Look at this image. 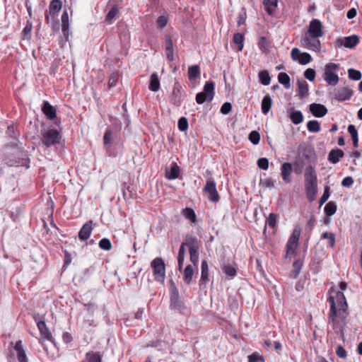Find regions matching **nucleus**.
<instances>
[{"instance_id": "52", "label": "nucleus", "mask_w": 362, "mask_h": 362, "mask_svg": "<svg viewBox=\"0 0 362 362\" xmlns=\"http://www.w3.org/2000/svg\"><path fill=\"white\" fill-rule=\"evenodd\" d=\"M277 214L271 213L266 219V225L274 228L276 225Z\"/></svg>"}, {"instance_id": "56", "label": "nucleus", "mask_w": 362, "mask_h": 362, "mask_svg": "<svg viewBox=\"0 0 362 362\" xmlns=\"http://www.w3.org/2000/svg\"><path fill=\"white\" fill-rule=\"evenodd\" d=\"M248 362H264V358L263 356L255 352L248 356Z\"/></svg>"}, {"instance_id": "6", "label": "nucleus", "mask_w": 362, "mask_h": 362, "mask_svg": "<svg viewBox=\"0 0 362 362\" xmlns=\"http://www.w3.org/2000/svg\"><path fill=\"white\" fill-rule=\"evenodd\" d=\"M62 135L60 132L55 129H50L42 132V143L46 147L59 144L61 141Z\"/></svg>"}, {"instance_id": "55", "label": "nucleus", "mask_w": 362, "mask_h": 362, "mask_svg": "<svg viewBox=\"0 0 362 362\" xmlns=\"http://www.w3.org/2000/svg\"><path fill=\"white\" fill-rule=\"evenodd\" d=\"M119 79V74L117 72L112 73L108 80V87L109 88H112L115 87Z\"/></svg>"}, {"instance_id": "21", "label": "nucleus", "mask_w": 362, "mask_h": 362, "mask_svg": "<svg viewBox=\"0 0 362 362\" xmlns=\"http://www.w3.org/2000/svg\"><path fill=\"white\" fill-rule=\"evenodd\" d=\"M180 173V170L179 166L176 163H173L170 168H165V175L168 180H172L177 179L179 177Z\"/></svg>"}, {"instance_id": "28", "label": "nucleus", "mask_w": 362, "mask_h": 362, "mask_svg": "<svg viewBox=\"0 0 362 362\" xmlns=\"http://www.w3.org/2000/svg\"><path fill=\"white\" fill-rule=\"evenodd\" d=\"M122 190L124 200L127 201L134 197L135 194L133 193V189L128 183L123 182L122 184Z\"/></svg>"}, {"instance_id": "61", "label": "nucleus", "mask_w": 362, "mask_h": 362, "mask_svg": "<svg viewBox=\"0 0 362 362\" xmlns=\"http://www.w3.org/2000/svg\"><path fill=\"white\" fill-rule=\"evenodd\" d=\"M168 19L165 16H160L156 21L157 26L159 28H163L168 24Z\"/></svg>"}, {"instance_id": "8", "label": "nucleus", "mask_w": 362, "mask_h": 362, "mask_svg": "<svg viewBox=\"0 0 362 362\" xmlns=\"http://www.w3.org/2000/svg\"><path fill=\"white\" fill-rule=\"evenodd\" d=\"M320 37H313L305 34L301 38V45L306 49L319 52L321 50V42L318 39Z\"/></svg>"}, {"instance_id": "44", "label": "nucleus", "mask_w": 362, "mask_h": 362, "mask_svg": "<svg viewBox=\"0 0 362 362\" xmlns=\"http://www.w3.org/2000/svg\"><path fill=\"white\" fill-rule=\"evenodd\" d=\"M260 83L264 86H268L270 83L271 78L267 71H260L259 74Z\"/></svg>"}, {"instance_id": "36", "label": "nucleus", "mask_w": 362, "mask_h": 362, "mask_svg": "<svg viewBox=\"0 0 362 362\" xmlns=\"http://www.w3.org/2000/svg\"><path fill=\"white\" fill-rule=\"evenodd\" d=\"M303 264V263L302 260H300V259H297V260L294 261V262L293 263V269L291 271V276L293 279H296L298 277V276L299 275L300 270L302 269Z\"/></svg>"}, {"instance_id": "58", "label": "nucleus", "mask_w": 362, "mask_h": 362, "mask_svg": "<svg viewBox=\"0 0 362 362\" xmlns=\"http://www.w3.org/2000/svg\"><path fill=\"white\" fill-rule=\"evenodd\" d=\"M304 77L309 80L310 81H313L315 78V71L313 69H307L304 71Z\"/></svg>"}, {"instance_id": "45", "label": "nucleus", "mask_w": 362, "mask_h": 362, "mask_svg": "<svg viewBox=\"0 0 362 362\" xmlns=\"http://www.w3.org/2000/svg\"><path fill=\"white\" fill-rule=\"evenodd\" d=\"M222 270L228 276L232 278L235 276L237 274L236 269L230 264H224L222 267Z\"/></svg>"}, {"instance_id": "59", "label": "nucleus", "mask_w": 362, "mask_h": 362, "mask_svg": "<svg viewBox=\"0 0 362 362\" xmlns=\"http://www.w3.org/2000/svg\"><path fill=\"white\" fill-rule=\"evenodd\" d=\"M257 166L264 170L269 168V160L267 158H261L257 160Z\"/></svg>"}, {"instance_id": "46", "label": "nucleus", "mask_w": 362, "mask_h": 362, "mask_svg": "<svg viewBox=\"0 0 362 362\" xmlns=\"http://www.w3.org/2000/svg\"><path fill=\"white\" fill-rule=\"evenodd\" d=\"M348 76L351 80L359 81L362 74L360 71L351 68L348 69Z\"/></svg>"}, {"instance_id": "1", "label": "nucleus", "mask_w": 362, "mask_h": 362, "mask_svg": "<svg viewBox=\"0 0 362 362\" xmlns=\"http://www.w3.org/2000/svg\"><path fill=\"white\" fill-rule=\"evenodd\" d=\"M329 303V320L336 324L338 321L344 322L347 318L349 312L346 297L342 291H338L335 296H329L327 298Z\"/></svg>"}, {"instance_id": "5", "label": "nucleus", "mask_w": 362, "mask_h": 362, "mask_svg": "<svg viewBox=\"0 0 362 362\" xmlns=\"http://www.w3.org/2000/svg\"><path fill=\"white\" fill-rule=\"evenodd\" d=\"M339 69V64L335 63H327L325 66V71L323 74L324 80L330 86H336L339 78L337 71Z\"/></svg>"}, {"instance_id": "16", "label": "nucleus", "mask_w": 362, "mask_h": 362, "mask_svg": "<svg viewBox=\"0 0 362 362\" xmlns=\"http://www.w3.org/2000/svg\"><path fill=\"white\" fill-rule=\"evenodd\" d=\"M354 91L351 88L348 86L343 87L334 93L333 98L339 102H343L349 100L352 97Z\"/></svg>"}, {"instance_id": "40", "label": "nucleus", "mask_w": 362, "mask_h": 362, "mask_svg": "<svg viewBox=\"0 0 362 362\" xmlns=\"http://www.w3.org/2000/svg\"><path fill=\"white\" fill-rule=\"evenodd\" d=\"M337 204L334 202L330 201L325 205L324 211L326 216H331L337 211Z\"/></svg>"}, {"instance_id": "26", "label": "nucleus", "mask_w": 362, "mask_h": 362, "mask_svg": "<svg viewBox=\"0 0 362 362\" xmlns=\"http://www.w3.org/2000/svg\"><path fill=\"white\" fill-rule=\"evenodd\" d=\"M200 67L199 65H193L188 68V78L191 83H195L200 78Z\"/></svg>"}, {"instance_id": "4", "label": "nucleus", "mask_w": 362, "mask_h": 362, "mask_svg": "<svg viewBox=\"0 0 362 362\" xmlns=\"http://www.w3.org/2000/svg\"><path fill=\"white\" fill-rule=\"evenodd\" d=\"M170 306L171 309L177 310L180 314H185L187 310L175 286L170 288Z\"/></svg>"}, {"instance_id": "15", "label": "nucleus", "mask_w": 362, "mask_h": 362, "mask_svg": "<svg viewBox=\"0 0 362 362\" xmlns=\"http://www.w3.org/2000/svg\"><path fill=\"white\" fill-rule=\"evenodd\" d=\"M34 320L37 324L41 337L47 341L54 342V339L45 322L42 320H38L35 316L34 317Z\"/></svg>"}, {"instance_id": "14", "label": "nucleus", "mask_w": 362, "mask_h": 362, "mask_svg": "<svg viewBox=\"0 0 362 362\" xmlns=\"http://www.w3.org/2000/svg\"><path fill=\"white\" fill-rule=\"evenodd\" d=\"M199 242L197 238H190L189 241V252L190 262L197 266L199 262Z\"/></svg>"}, {"instance_id": "12", "label": "nucleus", "mask_w": 362, "mask_h": 362, "mask_svg": "<svg viewBox=\"0 0 362 362\" xmlns=\"http://www.w3.org/2000/svg\"><path fill=\"white\" fill-rule=\"evenodd\" d=\"M185 91L182 89L181 84L177 81L174 83L172 95L171 103L176 106H180L184 100Z\"/></svg>"}, {"instance_id": "25", "label": "nucleus", "mask_w": 362, "mask_h": 362, "mask_svg": "<svg viewBox=\"0 0 362 362\" xmlns=\"http://www.w3.org/2000/svg\"><path fill=\"white\" fill-rule=\"evenodd\" d=\"M14 349L16 351L18 362H28L27 356L23 348L22 341L21 340L16 341Z\"/></svg>"}, {"instance_id": "62", "label": "nucleus", "mask_w": 362, "mask_h": 362, "mask_svg": "<svg viewBox=\"0 0 362 362\" xmlns=\"http://www.w3.org/2000/svg\"><path fill=\"white\" fill-rule=\"evenodd\" d=\"M336 354L340 358H345L347 356L346 349L341 345L338 346L336 349Z\"/></svg>"}, {"instance_id": "38", "label": "nucleus", "mask_w": 362, "mask_h": 362, "mask_svg": "<svg viewBox=\"0 0 362 362\" xmlns=\"http://www.w3.org/2000/svg\"><path fill=\"white\" fill-rule=\"evenodd\" d=\"M278 81L281 84L284 85L286 89L290 88L291 79H290L289 76L286 73L281 72V73L279 74Z\"/></svg>"}, {"instance_id": "23", "label": "nucleus", "mask_w": 362, "mask_h": 362, "mask_svg": "<svg viewBox=\"0 0 362 362\" xmlns=\"http://www.w3.org/2000/svg\"><path fill=\"white\" fill-rule=\"evenodd\" d=\"M344 153L341 149L335 148L330 151L327 159L332 163L336 164L344 157Z\"/></svg>"}, {"instance_id": "63", "label": "nucleus", "mask_w": 362, "mask_h": 362, "mask_svg": "<svg viewBox=\"0 0 362 362\" xmlns=\"http://www.w3.org/2000/svg\"><path fill=\"white\" fill-rule=\"evenodd\" d=\"M232 110V105L230 103H224L220 110L223 115H228Z\"/></svg>"}, {"instance_id": "7", "label": "nucleus", "mask_w": 362, "mask_h": 362, "mask_svg": "<svg viewBox=\"0 0 362 362\" xmlns=\"http://www.w3.org/2000/svg\"><path fill=\"white\" fill-rule=\"evenodd\" d=\"M214 96V83L212 81H207L204 86L203 90L196 95V102L198 104H203L205 101L211 102Z\"/></svg>"}, {"instance_id": "10", "label": "nucleus", "mask_w": 362, "mask_h": 362, "mask_svg": "<svg viewBox=\"0 0 362 362\" xmlns=\"http://www.w3.org/2000/svg\"><path fill=\"white\" fill-rule=\"evenodd\" d=\"M300 234L301 230L300 228L296 227L293 229V233L286 243V257L291 255L295 252L298 245Z\"/></svg>"}, {"instance_id": "64", "label": "nucleus", "mask_w": 362, "mask_h": 362, "mask_svg": "<svg viewBox=\"0 0 362 362\" xmlns=\"http://www.w3.org/2000/svg\"><path fill=\"white\" fill-rule=\"evenodd\" d=\"M83 324L86 327H95L96 323L93 318V315L83 319Z\"/></svg>"}, {"instance_id": "43", "label": "nucleus", "mask_w": 362, "mask_h": 362, "mask_svg": "<svg viewBox=\"0 0 362 362\" xmlns=\"http://www.w3.org/2000/svg\"><path fill=\"white\" fill-rule=\"evenodd\" d=\"M322 239H327L329 243V246L330 247H334L335 245V235L332 232H325L321 235Z\"/></svg>"}, {"instance_id": "17", "label": "nucleus", "mask_w": 362, "mask_h": 362, "mask_svg": "<svg viewBox=\"0 0 362 362\" xmlns=\"http://www.w3.org/2000/svg\"><path fill=\"white\" fill-rule=\"evenodd\" d=\"M93 221L90 220L83 225L78 232V238L81 241H85L89 238L93 230Z\"/></svg>"}, {"instance_id": "22", "label": "nucleus", "mask_w": 362, "mask_h": 362, "mask_svg": "<svg viewBox=\"0 0 362 362\" xmlns=\"http://www.w3.org/2000/svg\"><path fill=\"white\" fill-rule=\"evenodd\" d=\"M42 111L46 115V117L53 120L57 117L56 109L51 105L47 101H44L42 106Z\"/></svg>"}, {"instance_id": "34", "label": "nucleus", "mask_w": 362, "mask_h": 362, "mask_svg": "<svg viewBox=\"0 0 362 362\" xmlns=\"http://www.w3.org/2000/svg\"><path fill=\"white\" fill-rule=\"evenodd\" d=\"M290 119L294 124H299L303 121V115L300 110H293L290 113Z\"/></svg>"}, {"instance_id": "51", "label": "nucleus", "mask_w": 362, "mask_h": 362, "mask_svg": "<svg viewBox=\"0 0 362 362\" xmlns=\"http://www.w3.org/2000/svg\"><path fill=\"white\" fill-rule=\"evenodd\" d=\"M177 127L180 131H186L189 127L187 119L185 117H180L178 120Z\"/></svg>"}, {"instance_id": "27", "label": "nucleus", "mask_w": 362, "mask_h": 362, "mask_svg": "<svg viewBox=\"0 0 362 362\" xmlns=\"http://www.w3.org/2000/svg\"><path fill=\"white\" fill-rule=\"evenodd\" d=\"M278 0H264L263 4L264 6V10L267 13L269 16L274 15L275 13L276 8L278 6Z\"/></svg>"}, {"instance_id": "54", "label": "nucleus", "mask_w": 362, "mask_h": 362, "mask_svg": "<svg viewBox=\"0 0 362 362\" xmlns=\"http://www.w3.org/2000/svg\"><path fill=\"white\" fill-rule=\"evenodd\" d=\"M313 60L311 55L307 52H303L300 55V57L298 60L299 64L302 65H305L310 63Z\"/></svg>"}, {"instance_id": "30", "label": "nucleus", "mask_w": 362, "mask_h": 362, "mask_svg": "<svg viewBox=\"0 0 362 362\" xmlns=\"http://www.w3.org/2000/svg\"><path fill=\"white\" fill-rule=\"evenodd\" d=\"M272 105V99L269 95H265L261 103L262 112L264 115H267Z\"/></svg>"}, {"instance_id": "48", "label": "nucleus", "mask_w": 362, "mask_h": 362, "mask_svg": "<svg viewBox=\"0 0 362 362\" xmlns=\"http://www.w3.org/2000/svg\"><path fill=\"white\" fill-rule=\"evenodd\" d=\"M248 139L252 144L257 145L259 143L260 134L255 130L252 131L249 134Z\"/></svg>"}, {"instance_id": "47", "label": "nucleus", "mask_w": 362, "mask_h": 362, "mask_svg": "<svg viewBox=\"0 0 362 362\" xmlns=\"http://www.w3.org/2000/svg\"><path fill=\"white\" fill-rule=\"evenodd\" d=\"M99 247L100 249L109 251L112 249V243L107 238H103L99 241Z\"/></svg>"}, {"instance_id": "49", "label": "nucleus", "mask_w": 362, "mask_h": 362, "mask_svg": "<svg viewBox=\"0 0 362 362\" xmlns=\"http://www.w3.org/2000/svg\"><path fill=\"white\" fill-rule=\"evenodd\" d=\"M330 195V188L328 186H325L324 189V192L322 197L319 200L320 207L322 206L329 199Z\"/></svg>"}, {"instance_id": "2", "label": "nucleus", "mask_w": 362, "mask_h": 362, "mask_svg": "<svg viewBox=\"0 0 362 362\" xmlns=\"http://www.w3.org/2000/svg\"><path fill=\"white\" fill-rule=\"evenodd\" d=\"M305 189L307 199L310 202L315 199L317 192V175L315 168L308 165L305 170Z\"/></svg>"}, {"instance_id": "57", "label": "nucleus", "mask_w": 362, "mask_h": 362, "mask_svg": "<svg viewBox=\"0 0 362 362\" xmlns=\"http://www.w3.org/2000/svg\"><path fill=\"white\" fill-rule=\"evenodd\" d=\"M190 238H197L195 236L192 235H187L186 236V241L183 242L179 249L178 254L179 255H185V247H189V241Z\"/></svg>"}, {"instance_id": "50", "label": "nucleus", "mask_w": 362, "mask_h": 362, "mask_svg": "<svg viewBox=\"0 0 362 362\" xmlns=\"http://www.w3.org/2000/svg\"><path fill=\"white\" fill-rule=\"evenodd\" d=\"M6 134L8 138L12 139H16L19 136V133L15 131L14 126L12 124L8 126Z\"/></svg>"}, {"instance_id": "13", "label": "nucleus", "mask_w": 362, "mask_h": 362, "mask_svg": "<svg viewBox=\"0 0 362 362\" xmlns=\"http://www.w3.org/2000/svg\"><path fill=\"white\" fill-rule=\"evenodd\" d=\"M322 28L323 26L321 21L318 19L313 18L310 21L308 31L305 34L310 35L313 37H321L324 35Z\"/></svg>"}, {"instance_id": "37", "label": "nucleus", "mask_w": 362, "mask_h": 362, "mask_svg": "<svg viewBox=\"0 0 362 362\" xmlns=\"http://www.w3.org/2000/svg\"><path fill=\"white\" fill-rule=\"evenodd\" d=\"M233 42L238 46V51L243 50L244 47V36L240 33H237L233 35Z\"/></svg>"}, {"instance_id": "33", "label": "nucleus", "mask_w": 362, "mask_h": 362, "mask_svg": "<svg viewBox=\"0 0 362 362\" xmlns=\"http://www.w3.org/2000/svg\"><path fill=\"white\" fill-rule=\"evenodd\" d=\"M194 270L192 265H187L183 272V280L185 283L189 285L192 281Z\"/></svg>"}, {"instance_id": "24", "label": "nucleus", "mask_w": 362, "mask_h": 362, "mask_svg": "<svg viewBox=\"0 0 362 362\" xmlns=\"http://www.w3.org/2000/svg\"><path fill=\"white\" fill-rule=\"evenodd\" d=\"M293 167L291 163H284L281 167V173L284 182L288 183L291 182L290 175L292 173Z\"/></svg>"}, {"instance_id": "20", "label": "nucleus", "mask_w": 362, "mask_h": 362, "mask_svg": "<svg viewBox=\"0 0 362 362\" xmlns=\"http://www.w3.org/2000/svg\"><path fill=\"white\" fill-rule=\"evenodd\" d=\"M165 52L167 60L168 62H173L174 60L173 42L170 35H165Z\"/></svg>"}, {"instance_id": "31", "label": "nucleus", "mask_w": 362, "mask_h": 362, "mask_svg": "<svg viewBox=\"0 0 362 362\" xmlns=\"http://www.w3.org/2000/svg\"><path fill=\"white\" fill-rule=\"evenodd\" d=\"M308 84L305 81H298V95L303 99L308 94Z\"/></svg>"}, {"instance_id": "53", "label": "nucleus", "mask_w": 362, "mask_h": 362, "mask_svg": "<svg viewBox=\"0 0 362 362\" xmlns=\"http://www.w3.org/2000/svg\"><path fill=\"white\" fill-rule=\"evenodd\" d=\"M85 310L88 312L90 316L93 315L94 313L98 310V305L94 303H88L83 304Z\"/></svg>"}, {"instance_id": "32", "label": "nucleus", "mask_w": 362, "mask_h": 362, "mask_svg": "<svg viewBox=\"0 0 362 362\" xmlns=\"http://www.w3.org/2000/svg\"><path fill=\"white\" fill-rule=\"evenodd\" d=\"M209 280V266L206 260H202L201 265L200 284L206 282Z\"/></svg>"}, {"instance_id": "35", "label": "nucleus", "mask_w": 362, "mask_h": 362, "mask_svg": "<svg viewBox=\"0 0 362 362\" xmlns=\"http://www.w3.org/2000/svg\"><path fill=\"white\" fill-rule=\"evenodd\" d=\"M62 8V2L60 0H52L50 2L49 10V13L52 16H54L58 13Z\"/></svg>"}, {"instance_id": "9", "label": "nucleus", "mask_w": 362, "mask_h": 362, "mask_svg": "<svg viewBox=\"0 0 362 362\" xmlns=\"http://www.w3.org/2000/svg\"><path fill=\"white\" fill-rule=\"evenodd\" d=\"M203 190L208 194V199L210 202H218L220 200V196L216 189V183L213 177H210L206 180Z\"/></svg>"}, {"instance_id": "19", "label": "nucleus", "mask_w": 362, "mask_h": 362, "mask_svg": "<svg viewBox=\"0 0 362 362\" xmlns=\"http://www.w3.org/2000/svg\"><path fill=\"white\" fill-rule=\"evenodd\" d=\"M310 112L315 117H322L327 113V108L320 103H312L309 106Z\"/></svg>"}, {"instance_id": "39", "label": "nucleus", "mask_w": 362, "mask_h": 362, "mask_svg": "<svg viewBox=\"0 0 362 362\" xmlns=\"http://www.w3.org/2000/svg\"><path fill=\"white\" fill-rule=\"evenodd\" d=\"M182 214L192 223H195L197 221L195 212L192 208L186 207L182 209Z\"/></svg>"}, {"instance_id": "42", "label": "nucleus", "mask_w": 362, "mask_h": 362, "mask_svg": "<svg viewBox=\"0 0 362 362\" xmlns=\"http://www.w3.org/2000/svg\"><path fill=\"white\" fill-rule=\"evenodd\" d=\"M307 129L310 132H319L320 131V124L317 120H310L307 123Z\"/></svg>"}, {"instance_id": "3", "label": "nucleus", "mask_w": 362, "mask_h": 362, "mask_svg": "<svg viewBox=\"0 0 362 362\" xmlns=\"http://www.w3.org/2000/svg\"><path fill=\"white\" fill-rule=\"evenodd\" d=\"M154 280L158 283L164 284L165 279V264L161 257H156L151 262Z\"/></svg>"}, {"instance_id": "29", "label": "nucleus", "mask_w": 362, "mask_h": 362, "mask_svg": "<svg viewBox=\"0 0 362 362\" xmlns=\"http://www.w3.org/2000/svg\"><path fill=\"white\" fill-rule=\"evenodd\" d=\"M148 88L153 92H157L159 90L160 80L157 73H153L151 75Z\"/></svg>"}, {"instance_id": "11", "label": "nucleus", "mask_w": 362, "mask_h": 362, "mask_svg": "<svg viewBox=\"0 0 362 362\" xmlns=\"http://www.w3.org/2000/svg\"><path fill=\"white\" fill-rule=\"evenodd\" d=\"M123 0H109L107 6L110 11L105 16V21L107 24H112L114 18L118 14L119 8L122 7Z\"/></svg>"}, {"instance_id": "60", "label": "nucleus", "mask_w": 362, "mask_h": 362, "mask_svg": "<svg viewBox=\"0 0 362 362\" xmlns=\"http://www.w3.org/2000/svg\"><path fill=\"white\" fill-rule=\"evenodd\" d=\"M104 144H110L112 141V132L110 129H107L103 136Z\"/></svg>"}, {"instance_id": "41", "label": "nucleus", "mask_w": 362, "mask_h": 362, "mask_svg": "<svg viewBox=\"0 0 362 362\" xmlns=\"http://www.w3.org/2000/svg\"><path fill=\"white\" fill-rule=\"evenodd\" d=\"M86 362H102V356L99 352H88L86 354Z\"/></svg>"}, {"instance_id": "18", "label": "nucleus", "mask_w": 362, "mask_h": 362, "mask_svg": "<svg viewBox=\"0 0 362 362\" xmlns=\"http://www.w3.org/2000/svg\"><path fill=\"white\" fill-rule=\"evenodd\" d=\"M344 41V42L343 43V40L341 39H338L337 41V45H344L345 47L352 49L359 43L360 39L358 35H353L351 36L345 37Z\"/></svg>"}]
</instances>
